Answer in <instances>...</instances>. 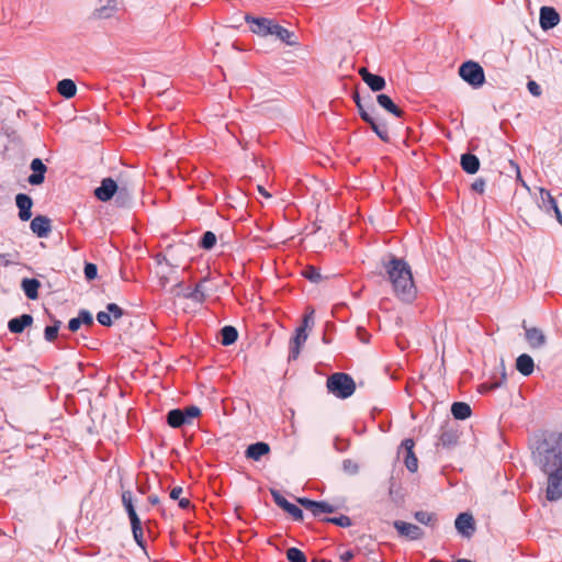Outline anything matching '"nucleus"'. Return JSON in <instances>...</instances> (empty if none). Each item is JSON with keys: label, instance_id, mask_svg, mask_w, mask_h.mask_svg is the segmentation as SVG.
Wrapping results in <instances>:
<instances>
[{"label": "nucleus", "instance_id": "a878e982", "mask_svg": "<svg viewBox=\"0 0 562 562\" xmlns=\"http://www.w3.org/2000/svg\"><path fill=\"white\" fill-rule=\"evenodd\" d=\"M376 102L381 108L395 115L396 117H402L404 115V112L393 102V100L387 94H378Z\"/></svg>", "mask_w": 562, "mask_h": 562}, {"label": "nucleus", "instance_id": "603ef678", "mask_svg": "<svg viewBox=\"0 0 562 562\" xmlns=\"http://www.w3.org/2000/svg\"><path fill=\"white\" fill-rule=\"evenodd\" d=\"M97 321L102 325L110 327L112 325V318L108 311H100L97 314Z\"/></svg>", "mask_w": 562, "mask_h": 562}, {"label": "nucleus", "instance_id": "4468645a", "mask_svg": "<svg viewBox=\"0 0 562 562\" xmlns=\"http://www.w3.org/2000/svg\"><path fill=\"white\" fill-rule=\"evenodd\" d=\"M358 74L374 92L382 91L386 86L385 79L382 76L371 74L366 67H361Z\"/></svg>", "mask_w": 562, "mask_h": 562}, {"label": "nucleus", "instance_id": "338daca9", "mask_svg": "<svg viewBox=\"0 0 562 562\" xmlns=\"http://www.w3.org/2000/svg\"><path fill=\"white\" fill-rule=\"evenodd\" d=\"M259 193L265 198H271V194L266 191V189L261 186H258Z\"/></svg>", "mask_w": 562, "mask_h": 562}, {"label": "nucleus", "instance_id": "2f4dec72", "mask_svg": "<svg viewBox=\"0 0 562 562\" xmlns=\"http://www.w3.org/2000/svg\"><path fill=\"white\" fill-rule=\"evenodd\" d=\"M451 414L456 419L464 420L472 414V409L468 403L454 402L451 406Z\"/></svg>", "mask_w": 562, "mask_h": 562}, {"label": "nucleus", "instance_id": "5fc2aeb1", "mask_svg": "<svg viewBox=\"0 0 562 562\" xmlns=\"http://www.w3.org/2000/svg\"><path fill=\"white\" fill-rule=\"evenodd\" d=\"M527 88L529 92L535 97H539L541 94V88L536 81L530 80L527 83Z\"/></svg>", "mask_w": 562, "mask_h": 562}, {"label": "nucleus", "instance_id": "79ce46f5", "mask_svg": "<svg viewBox=\"0 0 562 562\" xmlns=\"http://www.w3.org/2000/svg\"><path fill=\"white\" fill-rule=\"evenodd\" d=\"M303 276L314 283H318L323 280L321 271L313 266H307L303 271Z\"/></svg>", "mask_w": 562, "mask_h": 562}, {"label": "nucleus", "instance_id": "c756f323", "mask_svg": "<svg viewBox=\"0 0 562 562\" xmlns=\"http://www.w3.org/2000/svg\"><path fill=\"white\" fill-rule=\"evenodd\" d=\"M499 367H501V376L499 378L493 376L490 381L481 384L480 385V392L493 391L495 389L501 387L505 383V381H506V372H505V366H504L503 361L501 362Z\"/></svg>", "mask_w": 562, "mask_h": 562}, {"label": "nucleus", "instance_id": "49530a36", "mask_svg": "<svg viewBox=\"0 0 562 562\" xmlns=\"http://www.w3.org/2000/svg\"><path fill=\"white\" fill-rule=\"evenodd\" d=\"M342 469L346 473L353 475L357 474L359 471V465L357 462H355L351 459H346L342 461Z\"/></svg>", "mask_w": 562, "mask_h": 562}, {"label": "nucleus", "instance_id": "5701e85b", "mask_svg": "<svg viewBox=\"0 0 562 562\" xmlns=\"http://www.w3.org/2000/svg\"><path fill=\"white\" fill-rule=\"evenodd\" d=\"M402 446L406 450V457H405V465L409 472H416L418 468V460L413 452L414 448V441L412 439H405L402 443Z\"/></svg>", "mask_w": 562, "mask_h": 562}, {"label": "nucleus", "instance_id": "f704fd0d", "mask_svg": "<svg viewBox=\"0 0 562 562\" xmlns=\"http://www.w3.org/2000/svg\"><path fill=\"white\" fill-rule=\"evenodd\" d=\"M238 338V331L234 326L227 325L221 329V342L223 346L233 345Z\"/></svg>", "mask_w": 562, "mask_h": 562}, {"label": "nucleus", "instance_id": "473e14b6", "mask_svg": "<svg viewBox=\"0 0 562 562\" xmlns=\"http://www.w3.org/2000/svg\"><path fill=\"white\" fill-rule=\"evenodd\" d=\"M540 200L539 207L544 210L547 213H550L558 204L555 199L551 195L550 191L547 189L540 188Z\"/></svg>", "mask_w": 562, "mask_h": 562}, {"label": "nucleus", "instance_id": "a19ab883", "mask_svg": "<svg viewBox=\"0 0 562 562\" xmlns=\"http://www.w3.org/2000/svg\"><path fill=\"white\" fill-rule=\"evenodd\" d=\"M60 324V321L55 319L52 326H46L44 337L47 341L52 342L57 338Z\"/></svg>", "mask_w": 562, "mask_h": 562}, {"label": "nucleus", "instance_id": "f257e3e1", "mask_svg": "<svg viewBox=\"0 0 562 562\" xmlns=\"http://www.w3.org/2000/svg\"><path fill=\"white\" fill-rule=\"evenodd\" d=\"M535 463L547 475L546 498H562V431H550L537 442L532 451Z\"/></svg>", "mask_w": 562, "mask_h": 562}, {"label": "nucleus", "instance_id": "7c9ffc66", "mask_svg": "<svg viewBox=\"0 0 562 562\" xmlns=\"http://www.w3.org/2000/svg\"><path fill=\"white\" fill-rule=\"evenodd\" d=\"M122 504L128 515L131 522H136V521L140 520L135 510V507L133 504V494L131 491H124L122 493Z\"/></svg>", "mask_w": 562, "mask_h": 562}, {"label": "nucleus", "instance_id": "c9c22d12", "mask_svg": "<svg viewBox=\"0 0 562 562\" xmlns=\"http://www.w3.org/2000/svg\"><path fill=\"white\" fill-rule=\"evenodd\" d=\"M206 283L207 279L203 278L201 279L195 286L192 290V293L190 294L192 296V301L196 303H202L206 297Z\"/></svg>", "mask_w": 562, "mask_h": 562}, {"label": "nucleus", "instance_id": "e433bc0d", "mask_svg": "<svg viewBox=\"0 0 562 562\" xmlns=\"http://www.w3.org/2000/svg\"><path fill=\"white\" fill-rule=\"evenodd\" d=\"M372 131L378 135V137L383 142L390 140L389 131L385 123H380L374 120V117L370 119V122H367Z\"/></svg>", "mask_w": 562, "mask_h": 562}, {"label": "nucleus", "instance_id": "6e6d98bb", "mask_svg": "<svg viewBox=\"0 0 562 562\" xmlns=\"http://www.w3.org/2000/svg\"><path fill=\"white\" fill-rule=\"evenodd\" d=\"M80 326H81V322L79 321L78 316L71 318L68 322V328L70 331H77L80 328Z\"/></svg>", "mask_w": 562, "mask_h": 562}, {"label": "nucleus", "instance_id": "6e6552de", "mask_svg": "<svg viewBox=\"0 0 562 562\" xmlns=\"http://www.w3.org/2000/svg\"><path fill=\"white\" fill-rule=\"evenodd\" d=\"M270 494L274 501V503L282 508L284 512H286L289 515L292 516V518L296 521L303 520V512L300 507L296 505L290 503L286 501L284 496L281 495V493L274 488L270 490Z\"/></svg>", "mask_w": 562, "mask_h": 562}, {"label": "nucleus", "instance_id": "58836bf2", "mask_svg": "<svg viewBox=\"0 0 562 562\" xmlns=\"http://www.w3.org/2000/svg\"><path fill=\"white\" fill-rule=\"evenodd\" d=\"M131 527H132L134 540L143 550H145V540H144V531H143V527H142V521L138 520L136 522H131Z\"/></svg>", "mask_w": 562, "mask_h": 562}, {"label": "nucleus", "instance_id": "de8ad7c7", "mask_svg": "<svg viewBox=\"0 0 562 562\" xmlns=\"http://www.w3.org/2000/svg\"><path fill=\"white\" fill-rule=\"evenodd\" d=\"M313 315H314V310L313 308H308L306 314L304 315L302 324H301V326L299 328H304V331H306L307 328H312L313 325H314Z\"/></svg>", "mask_w": 562, "mask_h": 562}, {"label": "nucleus", "instance_id": "423d86ee", "mask_svg": "<svg viewBox=\"0 0 562 562\" xmlns=\"http://www.w3.org/2000/svg\"><path fill=\"white\" fill-rule=\"evenodd\" d=\"M297 503L305 509L310 510L314 517H321L322 514H331L337 510L335 506L324 501L317 502L302 497L297 498Z\"/></svg>", "mask_w": 562, "mask_h": 562}, {"label": "nucleus", "instance_id": "0e129e2a", "mask_svg": "<svg viewBox=\"0 0 562 562\" xmlns=\"http://www.w3.org/2000/svg\"><path fill=\"white\" fill-rule=\"evenodd\" d=\"M552 211L554 212L557 221L562 225V214H561L558 205Z\"/></svg>", "mask_w": 562, "mask_h": 562}, {"label": "nucleus", "instance_id": "c85d7f7f", "mask_svg": "<svg viewBox=\"0 0 562 562\" xmlns=\"http://www.w3.org/2000/svg\"><path fill=\"white\" fill-rule=\"evenodd\" d=\"M516 369L518 372H520L525 376L530 375L535 369V363H533L532 358L527 353L520 355L516 359Z\"/></svg>", "mask_w": 562, "mask_h": 562}, {"label": "nucleus", "instance_id": "ddd939ff", "mask_svg": "<svg viewBox=\"0 0 562 562\" xmlns=\"http://www.w3.org/2000/svg\"><path fill=\"white\" fill-rule=\"evenodd\" d=\"M30 169L32 173L29 176L27 181L32 186H40L45 180V173L47 171L46 165L40 158H34L31 161Z\"/></svg>", "mask_w": 562, "mask_h": 562}, {"label": "nucleus", "instance_id": "bb28decb", "mask_svg": "<svg viewBox=\"0 0 562 562\" xmlns=\"http://www.w3.org/2000/svg\"><path fill=\"white\" fill-rule=\"evenodd\" d=\"M41 286V282L37 279L24 278L21 282V288L30 300H36L38 297V289Z\"/></svg>", "mask_w": 562, "mask_h": 562}, {"label": "nucleus", "instance_id": "69168bd1", "mask_svg": "<svg viewBox=\"0 0 562 562\" xmlns=\"http://www.w3.org/2000/svg\"><path fill=\"white\" fill-rule=\"evenodd\" d=\"M148 502L151 504V505H158L159 504V497L157 495H149L148 496Z\"/></svg>", "mask_w": 562, "mask_h": 562}, {"label": "nucleus", "instance_id": "ea45409f", "mask_svg": "<svg viewBox=\"0 0 562 562\" xmlns=\"http://www.w3.org/2000/svg\"><path fill=\"white\" fill-rule=\"evenodd\" d=\"M215 244H216L215 234L211 231H207L202 235L199 246L203 249L210 250L215 246Z\"/></svg>", "mask_w": 562, "mask_h": 562}, {"label": "nucleus", "instance_id": "4d7b16f0", "mask_svg": "<svg viewBox=\"0 0 562 562\" xmlns=\"http://www.w3.org/2000/svg\"><path fill=\"white\" fill-rule=\"evenodd\" d=\"M182 493H183L182 487H181V486H176V487H173V488L171 490V492H170V498H171V499H175V501H176V499H178V501H179V499L181 498L180 496H181V494H182Z\"/></svg>", "mask_w": 562, "mask_h": 562}, {"label": "nucleus", "instance_id": "20e7f679", "mask_svg": "<svg viewBox=\"0 0 562 562\" xmlns=\"http://www.w3.org/2000/svg\"><path fill=\"white\" fill-rule=\"evenodd\" d=\"M201 409L198 406L191 405L183 409L175 408L167 413V424L172 428H180L184 425H191L193 419L199 417Z\"/></svg>", "mask_w": 562, "mask_h": 562}, {"label": "nucleus", "instance_id": "b1692460", "mask_svg": "<svg viewBox=\"0 0 562 562\" xmlns=\"http://www.w3.org/2000/svg\"><path fill=\"white\" fill-rule=\"evenodd\" d=\"M133 191L127 186H119L114 194V202L117 206L127 207L132 204Z\"/></svg>", "mask_w": 562, "mask_h": 562}, {"label": "nucleus", "instance_id": "aec40b11", "mask_svg": "<svg viewBox=\"0 0 562 562\" xmlns=\"http://www.w3.org/2000/svg\"><path fill=\"white\" fill-rule=\"evenodd\" d=\"M117 11V1L116 0H106L105 4H102L94 9L92 12V18L98 20H106L112 18Z\"/></svg>", "mask_w": 562, "mask_h": 562}, {"label": "nucleus", "instance_id": "f8f14e48", "mask_svg": "<svg viewBox=\"0 0 562 562\" xmlns=\"http://www.w3.org/2000/svg\"><path fill=\"white\" fill-rule=\"evenodd\" d=\"M560 22V15L552 7H542L540 9L539 23L543 31H548L557 26Z\"/></svg>", "mask_w": 562, "mask_h": 562}, {"label": "nucleus", "instance_id": "0eeeda50", "mask_svg": "<svg viewBox=\"0 0 562 562\" xmlns=\"http://www.w3.org/2000/svg\"><path fill=\"white\" fill-rule=\"evenodd\" d=\"M245 21L250 24V31L259 36L271 34L274 22L268 18H256L251 14L245 15Z\"/></svg>", "mask_w": 562, "mask_h": 562}, {"label": "nucleus", "instance_id": "dca6fc26", "mask_svg": "<svg viewBox=\"0 0 562 562\" xmlns=\"http://www.w3.org/2000/svg\"><path fill=\"white\" fill-rule=\"evenodd\" d=\"M524 328L526 330V334H525L526 340H527L528 345L530 346V348L538 349L546 345L547 337L540 328H537V327L527 328L526 326H524Z\"/></svg>", "mask_w": 562, "mask_h": 562}, {"label": "nucleus", "instance_id": "8fccbe9b", "mask_svg": "<svg viewBox=\"0 0 562 562\" xmlns=\"http://www.w3.org/2000/svg\"><path fill=\"white\" fill-rule=\"evenodd\" d=\"M83 272H85V277L87 280H93L97 278V274H98V268L94 263H91V262H87L85 265V269H83Z\"/></svg>", "mask_w": 562, "mask_h": 562}, {"label": "nucleus", "instance_id": "09e8293b", "mask_svg": "<svg viewBox=\"0 0 562 562\" xmlns=\"http://www.w3.org/2000/svg\"><path fill=\"white\" fill-rule=\"evenodd\" d=\"M78 318L81 322V325H86V326L93 325L92 314L88 310H80L78 313Z\"/></svg>", "mask_w": 562, "mask_h": 562}, {"label": "nucleus", "instance_id": "2eb2a0df", "mask_svg": "<svg viewBox=\"0 0 562 562\" xmlns=\"http://www.w3.org/2000/svg\"><path fill=\"white\" fill-rule=\"evenodd\" d=\"M50 220L45 215H36L30 224L31 231L40 238L47 237L52 231Z\"/></svg>", "mask_w": 562, "mask_h": 562}, {"label": "nucleus", "instance_id": "c03bdc74", "mask_svg": "<svg viewBox=\"0 0 562 562\" xmlns=\"http://www.w3.org/2000/svg\"><path fill=\"white\" fill-rule=\"evenodd\" d=\"M325 522L334 524L339 527H350L351 526V519L347 515H340L338 517H326L323 519Z\"/></svg>", "mask_w": 562, "mask_h": 562}, {"label": "nucleus", "instance_id": "bf43d9fd", "mask_svg": "<svg viewBox=\"0 0 562 562\" xmlns=\"http://www.w3.org/2000/svg\"><path fill=\"white\" fill-rule=\"evenodd\" d=\"M355 553L351 550L345 551L340 554V560L342 562H349L353 559Z\"/></svg>", "mask_w": 562, "mask_h": 562}, {"label": "nucleus", "instance_id": "a211bd4d", "mask_svg": "<svg viewBox=\"0 0 562 562\" xmlns=\"http://www.w3.org/2000/svg\"><path fill=\"white\" fill-rule=\"evenodd\" d=\"M15 203L19 209V217L21 221H29L32 216L31 209L33 206V200L24 193H19L15 196Z\"/></svg>", "mask_w": 562, "mask_h": 562}, {"label": "nucleus", "instance_id": "cd10ccee", "mask_svg": "<svg viewBox=\"0 0 562 562\" xmlns=\"http://www.w3.org/2000/svg\"><path fill=\"white\" fill-rule=\"evenodd\" d=\"M270 35L277 36L280 41H282L283 43H285L290 46L297 44V42L294 40L295 38L294 33L277 23L273 24Z\"/></svg>", "mask_w": 562, "mask_h": 562}, {"label": "nucleus", "instance_id": "1a4fd4ad", "mask_svg": "<svg viewBox=\"0 0 562 562\" xmlns=\"http://www.w3.org/2000/svg\"><path fill=\"white\" fill-rule=\"evenodd\" d=\"M394 528L401 537L408 540H419L424 537V531L420 527L414 524H409L403 520H395L393 522Z\"/></svg>", "mask_w": 562, "mask_h": 562}, {"label": "nucleus", "instance_id": "3c124183", "mask_svg": "<svg viewBox=\"0 0 562 562\" xmlns=\"http://www.w3.org/2000/svg\"><path fill=\"white\" fill-rule=\"evenodd\" d=\"M106 311L115 319H119V318H121L124 315V311L117 304H115V303H109L106 305Z\"/></svg>", "mask_w": 562, "mask_h": 562}, {"label": "nucleus", "instance_id": "9d476101", "mask_svg": "<svg viewBox=\"0 0 562 562\" xmlns=\"http://www.w3.org/2000/svg\"><path fill=\"white\" fill-rule=\"evenodd\" d=\"M454 525L458 532L465 538H470L475 531V522L473 516L469 513L459 514Z\"/></svg>", "mask_w": 562, "mask_h": 562}, {"label": "nucleus", "instance_id": "e2e57ef3", "mask_svg": "<svg viewBox=\"0 0 562 562\" xmlns=\"http://www.w3.org/2000/svg\"><path fill=\"white\" fill-rule=\"evenodd\" d=\"M179 507L182 509H187L190 507V501L188 498H180L179 499Z\"/></svg>", "mask_w": 562, "mask_h": 562}, {"label": "nucleus", "instance_id": "6ab92c4d", "mask_svg": "<svg viewBox=\"0 0 562 562\" xmlns=\"http://www.w3.org/2000/svg\"><path fill=\"white\" fill-rule=\"evenodd\" d=\"M459 432L453 427L449 425H445L441 427V432L439 436L438 445H441L443 448H452L458 443Z\"/></svg>", "mask_w": 562, "mask_h": 562}, {"label": "nucleus", "instance_id": "f03ea898", "mask_svg": "<svg viewBox=\"0 0 562 562\" xmlns=\"http://www.w3.org/2000/svg\"><path fill=\"white\" fill-rule=\"evenodd\" d=\"M383 268L395 296L404 303H412L417 296V288L409 265L402 258L391 256L389 261L383 262Z\"/></svg>", "mask_w": 562, "mask_h": 562}, {"label": "nucleus", "instance_id": "393cba45", "mask_svg": "<svg viewBox=\"0 0 562 562\" xmlns=\"http://www.w3.org/2000/svg\"><path fill=\"white\" fill-rule=\"evenodd\" d=\"M460 165L462 169L469 173L474 175L480 169V160L479 158L470 153L463 154L460 159Z\"/></svg>", "mask_w": 562, "mask_h": 562}, {"label": "nucleus", "instance_id": "a18cd8bd", "mask_svg": "<svg viewBox=\"0 0 562 562\" xmlns=\"http://www.w3.org/2000/svg\"><path fill=\"white\" fill-rule=\"evenodd\" d=\"M357 108H358V111H359V114H360L361 119L364 122H370V119L373 117V116L370 114L369 109L374 110L373 105L371 104L369 106H366L363 104V102L357 101Z\"/></svg>", "mask_w": 562, "mask_h": 562}, {"label": "nucleus", "instance_id": "774afa93", "mask_svg": "<svg viewBox=\"0 0 562 562\" xmlns=\"http://www.w3.org/2000/svg\"><path fill=\"white\" fill-rule=\"evenodd\" d=\"M352 99L355 101V103L357 104V101L359 102H362V99L360 98L359 95V92L358 91H355L353 94H352Z\"/></svg>", "mask_w": 562, "mask_h": 562}, {"label": "nucleus", "instance_id": "412c9836", "mask_svg": "<svg viewBox=\"0 0 562 562\" xmlns=\"http://www.w3.org/2000/svg\"><path fill=\"white\" fill-rule=\"evenodd\" d=\"M33 323V316L30 314H22L19 317H14L9 321L8 328L13 334H21L24 329L31 326Z\"/></svg>", "mask_w": 562, "mask_h": 562}, {"label": "nucleus", "instance_id": "052dcab7", "mask_svg": "<svg viewBox=\"0 0 562 562\" xmlns=\"http://www.w3.org/2000/svg\"><path fill=\"white\" fill-rule=\"evenodd\" d=\"M192 290L193 289L186 288V289L181 290V292H177V295H181V296H183L186 299L192 300V296L190 295L192 293Z\"/></svg>", "mask_w": 562, "mask_h": 562}, {"label": "nucleus", "instance_id": "f3484780", "mask_svg": "<svg viewBox=\"0 0 562 562\" xmlns=\"http://www.w3.org/2000/svg\"><path fill=\"white\" fill-rule=\"evenodd\" d=\"M306 339L307 333L304 331V328H296L295 336L290 341L289 361L297 359L301 351V347L304 345Z\"/></svg>", "mask_w": 562, "mask_h": 562}, {"label": "nucleus", "instance_id": "4c0bfd02", "mask_svg": "<svg viewBox=\"0 0 562 562\" xmlns=\"http://www.w3.org/2000/svg\"><path fill=\"white\" fill-rule=\"evenodd\" d=\"M414 518L418 522H420L423 525H426V526H435V524L437 522L436 514L428 513V512H425V510L415 512Z\"/></svg>", "mask_w": 562, "mask_h": 562}, {"label": "nucleus", "instance_id": "9b49d317", "mask_svg": "<svg viewBox=\"0 0 562 562\" xmlns=\"http://www.w3.org/2000/svg\"><path fill=\"white\" fill-rule=\"evenodd\" d=\"M119 184L112 178H104L101 186L94 190V195L102 202L110 201L117 192Z\"/></svg>", "mask_w": 562, "mask_h": 562}, {"label": "nucleus", "instance_id": "13d9d810", "mask_svg": "<svg viewBox=\"0 0 562 562\" xmlns=\"http://www.w3.org/2000/svg\"><path fill=\"white\" fill-rule=\"evenodd\" d=\"M9 257H10L9 254H0V263L4 267H8V266L14 263V261L9 259Z\"/></svg>", "mask_w": 562, "mask_h": 562}, {"label": "nucleus", "instance_id": "680f3d73", "mask_svg": "<svg viewBox=\"0 0 562 562\" xmlns=\"http://www.w3.org/2000/svg\"><path fill=\"white\" fill-rule=\"evenodd\" d=\"M510 165H512L513 167H515V169H516L517 179L521 182V184H522L524 187H526V188H527V186H526L525 181L521 179V176H520V171H519V167H518V165H516V164H515L514 161H512V160H510Z\"/></svg>", "mask_w": 562, "mask_h": 562}, {"label": "nucleus", "instance_id": "37998d69", "mask_svg": "<svg viewBox=\"0 0 562 562\" xmlns=\"http://www.w3.org/2000/svg\"><path fill=\"white\" fill-rule=\"evenodd\" d=\"M286 559L289 562H307L305 554L294 547L286 550Z\"/></svg>", "mask_w": 562, "mask_h": 562}, {"label": "nucleus", "instance_id": "4be33fe9", "mask_svg": "<svg viewBox=\"0 0 562 562\" xmlns=\"http://www.w3.org/2000/svg\"><path fill=\"white\" fill-rule=\"evenodd\" d=\"M270 452V447L266 442H256L246 449V458L258 461L261 457L268 454Z\"/></svg>", "mask_w": 562, "mask_h": 562}, {"label": "nucleus", "instance_id": "864d4df0", "mask_svg": "<svg viewBox=\"0 0 562 562\" xmlns=\"http://www.w3.org/2000/svg\"><path fill=\"white\" fill-rule=\"evenodd\" d=\"M485 184H486V182L483 178H477L473 181L471 187H472L473 191L482 194L485 191Z\"/></svg>", "mask_w": 562, "mask_h": 562}, {"label": "nucleus", "instance_id": "39448f33", "mask_svg": "<svg viewBox=\"0 0 562 562\" xmlns=\"http://www.w3.org/2000/svg\"><path fill=\"white\" fill-rule=\"evenodd\" d=\"M459 76L471 87L480 88L485 82V75L482 66L473 60H468L459 67Z\"/></svg>", "mask_w": 562, "mask_h": 562}, {"label": "nucleus", "instance_id": "7ed1b4c3", "mask_svg": "<svg viewBox=\"0 0 562 562\" xmlns=\"http://www.w3.org/2000/svg\"><path fill=\"white\" fill-rule=\"evenodd\" d=\"M327 389L338 398L350 397L356 390V383L353 379L342 372L334 373L327 379Z\"/></svg>", "mask_w": 562, "mask_h": 562}, {"label": "nucleus", "instance_id": "72a5a7b5", "mask_svg": "<svg viewBox=\"0 0 562 562\" xmlns=\"http://www.w3.org/2000/svg\"><path fill=\"white\" fill-rule=\"evenodd\" d=\"M57 91L64 98L70 99L76 95L77 87L71 79H63L57 83Z\"/></svg>", "mask_w": 562, "mask_h": 562}]
</instances>
